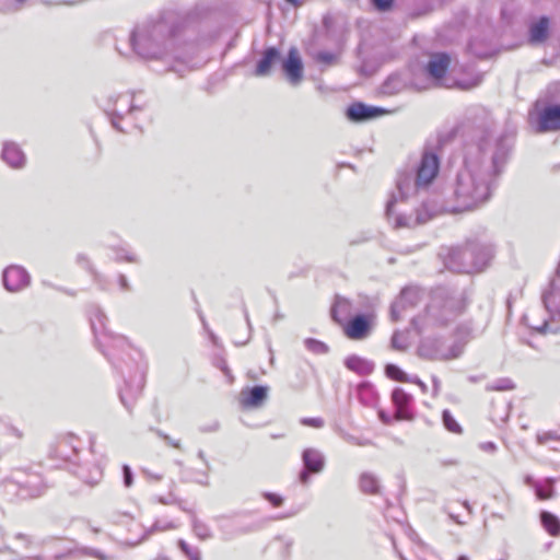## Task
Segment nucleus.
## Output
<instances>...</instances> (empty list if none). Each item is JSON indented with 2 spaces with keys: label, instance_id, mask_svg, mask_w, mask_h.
Wrapping results in <instances>:
<instances>
[{
  "label": "nucleus",
  "instance_id": "nucleus-1",
  "mask_svg": "<svg viewBox=\"0 0 560 560\" xmlns=\"http://www.w3.org/2000/svg\"><path fill=\"white\" fill-rule=\"evenodd\" d=\"M462 130L467 140L463 166L453 186L456 212L474 210L491 198L514 145V135L498 131L493 117L483 107L469 112Z\"/></svg>",
  "mask_w": 560,
  "mask_h": 560
},
{
  "label": "nucleus",
  "instance_id": "nucleus-2",
  "mask_svg": "<svg viewBox=\"0 0 560 560\" xmlns=\"http://www.w3.org/2000/svg\"><path fill=\"white\" fill-rule=\"evenodd\" d=\"M188 32L187 23L170 13L135 26L129 35V46L140 58L172 62L170 70L183 77L198 63V47L186 39Z\"/></svg>",
  "mask_w": 560,
  "mask_h": 560
},
{
  "label": "nucleus",
  "instance_id": "nucleus-3",
  "mask_svg": "<svg viewBox=\"0 0 560 560\" xmlns=\"http://www.w3.org/2000/svg\"><path fill=\"white\" fill-rule=\"evenodd\" d=\"M465 307L466 300L463 291L438 287L431 292L424 315L412 318L411 324L419 334L430 326H445L455 320Z\"/></svg>",
  "mask_w": 560,
  "mask_h": 560
},
{
  "label": "nucleus",
  "instance_id": "nucleus-4",
  "mask_svg": "<svg viewBox=\"0 0 560 560\" xmlns=\"http://www.w3.org/2000/svg\"><path fill=\"white\" fill-rule=\"evenodd\" d=\"M89 315L97 347L108 361L118 368L121 354L126 352L129 355L131 347L128 340L124 336L114 335L107 329V316L100 306L92 305Z\"/></svg>",
  "mask_w": 560,
  "mask_h": 560
},
{
  "label": "nucleus",
  "instance_id": "nucleus-5",
  "mask_svg": "<svg viewBox=\"0 0 560 560\" xmlns=\"http://www.w3.org/2000/svg\"><path fill=\"white\" fill-rule=\"evenodd\" d=\"M440 159L436 153L425 150L417 166L416 175L400 174L397 179V190L400 199H407L411 195L425 189L438 176Z\"/></svg>",
  "mask_w": 560,
  "mask_h": 560
},
{
  "label": "nucleus",
  "instance_id": "nucleus-6",
  "mask_svg": "<svg viewBox=\"0 0 560 560\" xmlns=\"http://www.w3.org/2000/svg\"><path fill=\"white\" fill-rule=\"evenodd\" d=\"M143 107V104L136 102L135 93L126 92L109 96L105 112L110 119L112 126L120 132H126L127 130L120 124L121 120L128 119L130 121L129 125H135L137 114L141 113Z\"/></svg>",
  "mask_w": 560,
  "mask_h": 560
},
{
  "label": "nucleus",
  "instance_id": "nucleus-7",
  "mask_svg": "<svg viewBox=\"0 0 560 560\" xmlns=\"http://www.w3.org/2000/svg\"><path fill=\"white\" fill-rule=\"evenodd\" d=\"M464 348L465 342L459 339L448 341L441 338H425L418 347V354L430 361H448L459 358Z\"/></svg>",
  "mask_w": 560,
  "mask_h": 560
},
{
  "label": "nucleus",
  "instance_id": "nucleus-8",
  "mask_svg": "<svg viewBox=\"0 0 560 560\" xmlns=\"http://www.w3.org/2000/svg\"><path fill=\"white\" fill-rule=\"evenodd\" d=\"M303 468L299 472V481L307 486L312 475L320 474L326 464L325 455L317 448L307 447L302 452Z\"/></svg>",
  "mask_w": 560,
  "mask_h": 560
},
{
  "label": "nucleus",
  "instance_id": "nucleus-9",
  "mask_svg": "<svg viewBox=\"0 0 560 560\" xmlns=\"http://www.w3.org/2000/svg\"><path fill=\"white\" fill-rule=\"evenodd\" d=\"M397 202V197L394 195L390 200L386 203V215L388 220L394 221L395 228H411L417 224H422L429 221L432 217L431 213H429L425 210V205H423V209L417 210V214L413 218L412 215H407L402 213H396L395 211V205Z\"/></svg>",
  "mask_w": 560,
  "mask_h": 560
},
{
  "label": "nucleus",
  "instance_id": "nucleus-10",
  "mask_svg": "<svg viewBox=\"0 0 560 560\" xmlns=\"http://www.w3.org/2000/svg\"><path fill=\"white\" fill-rule=\"evenodd\" d=\"M474 250L469 248V243L465 246L451 248L445 257V266L455 272H472Z\"/></svg>",
  "mask_w": 560,
  "mask_h": 560
},
{
  "label": "nucleus",
  "instance_id": "nucleus-11",
  "mask_svg": "<svg viewBox=\"0 0 560 560\" xmlns=\"http://www.w3.org/2000/svg\"><path fill=\"white\" fill-rule=\"evenodd\" d=\"M421 300V289L418 287H406L401 290L400 295L393 302L390 306L392 320L398 322L402 318V313L413 307Z\"/></svg>",
  "mask_w": 560,
  "mask_h": 560
},
{
  "label": "nucleus",
  "instance_id": "nucleus-12",
  "mask_svg": "<svg viewBox=\"0 0 560 560\" xmlns=\"http://www.w3.org/2000/svg\"><path fill=\"white\" fill-rule=\"evenodd\" d=\"M144 386V375L137 372L125 381L124 386L119 390V398L125 408L131 412L138 398L141 396Z\"/></svg>",
  "mask_w": 560,
  "mask_h": 560
},
{
  "label": "nucleus",
  "instance_id": "nucleus-13",
  "mask_svg": "<svg viewBox=\"0 0 560 560\" xmlns=\"http://www.w3.org/2000/svg\"><path fill=\"white\" fill-rule=\"evenodd\" d=\"M541 300L551 317H560V261L555 276L542 292Z\"/></svg>",
  "mask_w": 560,
  "mask_h": 560
},
{
  "label": "nucleus",
  "instance_id": "nucleus-14",
  "mask_svg": "<svg viewBox=\"0 0 560 560\" xmlns=\"http://www.w3.org/2000/svg\"><path fill=\"white\" fill-rule=\"evenodd\" d=\"M3 284L10 292H18L30 284L28 272L20 266H10L3 271Z\"/></svg>",
  "mask_w": 560,
  "mask_h": 560
},
{
  "label": "nucleus",
  "instance_id": "nucleus-15",
  "mask_svg": "<svg viewBox=\"0 0 560 560\" xmlns=\"http://www.w3.org/2000/svg\"><path fill=\"white\" fill-rule=\"evenodd\" d=\"M282 70L291 85L300 84L303 79V65L295 48L289 50L288 57L282 61Z\"/></svg>",
  "mask_w": 560,
  "mask_h": 560
},
{
  "label": "nucleus",
  "instance_id": "nucleus-16",
  "mask_svg": "<svg viewBox=\"0 0 560 560\" xmlns=\"http://www.w3.org/2000/svg\"><path fill=\"white\" fill-rule=\"evenodd\" d=\"M342 330L349 339L362 340L370 335L371 323L366 315H355L342 326Z\"/></svg>",
  "mask_w": 560,
  "mask_h": 560
},
{
  "label": "nucleus",
  "instance_id": "nucleus-17",
  "mask_svg": "<svg viewBox=\"0 0 560 560\" xmlns=\"http://www.w3.org/2000/svg\"><path fill=\"white\" fill-rule=\"evenodd\" d=\"M385 113V109L377 106H369L364 103L357 102L351 104L346 112V116L350 121L363 122L376 118Z\"/></svg>",
  "mask_w": 560,
  "mask_h": 560
},
{
  "label": "nucleus",
  "instance_id": "nucleus-18",
  "mask_svg": "<svg viewBox=\"0 0 560 560\" xmlns=\"http://www.w3.org/2000/svg\"><path fill=\"white\" fill-rule=\"evenodd\" d=\"M268 392L269 387L265 385L245 388L240 394V402L244 408H259L267 400Z\"/></svg>",
  "mask_w": 560,
  "mask_h": 560
},
{
  "label": "nucleus",
  "instance_id": "nucleus-19",
  "mask_svg": "<svg viewBox=\"0 0 560 560\" xmlns=\"http://www.w3.org/2000/svg\"><path fill=\"white\" fill-rule=\"evenodd\" d=\"M539 132L555 131L560 129V105L546 106L538 116Z\"/></svg>",
  "mask_w": 560,
  "mask_h": 560
},
{
  "label": "nucleus",
  "instance_id": "nucleus-20",
  "mask_svg": "<svg viewBox=\"0 0 560 560\" xmlns=\"http://www.w3.org/2000/svg\"><path fill=\"white\" fill-rule=\"evenodd\" d=\"M74 467L75 468L72 470L73 474L89 486L97 485L103 478V469L95 462L74 464Z\"/></svg>",
  "mask_w": 560,
  "mask_h": 560
},
{
  "label": "nucleus",
  "instance_id": "nucleus-21",
  "mask_svg": "<svg viewBox=\"0 0 560 560\" xmlns=\"http://www.w3.org/2000/svg\"><path fill=\"white\" fill-rule=\"evenodd\" d=\"M2 161L12 168H23L26 164V156L22 149L12 141H5L1 152Z\"/></svg>",
  "mask_w": 560,
  "mask_h": 560
},
{
  "label": "nucleus",
  "instance_id": "nucleus-22",
  "mask_svg": "<svg viewBox=\"0 0 560 560\" xmlns=\"http://www.w3.org/2000/svg\"><path fill=\"white\" fill-rule=\"evenodd\" d=\"M450 63L451 57L446 52L432 54L427 65V72L431 78L441 80L444 78Z\"/></svg>",
  "mask_w": 560,
  "mask_h": 560
},
{
  "label": "nucleus",
  "instance_id": "nucleus-23",
  "mask_svg": "<svg viewBox=\"0 0 560 560\" xmlns=\"http://www.w3.org/2000/svg\"><path fill=\"white\" fill-rule=\"evenodd\" d=\"M281 60V54L276 47L265 49L262 57L257 62L254 74L256 77H268L271 73L272 66Z\"/></svg>",
  "mask_w": 560,
  "mask_h": 560
},
{
  "label": "nucleus",
  "instance_id": "nucleus-24",
  "mask_svg": "<svg viewBox=\"0 0 560 560\" xmlns=\"http://www.w3.org/2000/svg\"><path fill=\"white\" fill-rule=\"evenodd\" d=\"M392 400L396 407L395 417L399 420L410 419L411 412L409 406L412 401V396L406 393L402 388H395L392 393Z\"/></svg>",
  "mask_w": 560,
  "mask_h": 560
},
{
  "label": "nucleus",
  "instance_id": "nucleus-25",
  "mask_svg": "<svg viewBox=\"0 0 560 560\" xmlns=\"http://www.w3.org/2000/svg\"><path fill=\"white\" fill-rule=\"evenodd\" d=\"M218 521L220 522V529L223 533L224 539H231L235 535L246 534L257 528L255 525L244 526L238 520H233L226 516H221Z\"/></svg>",
  "mask_w": 560,
  "mask_h": 560
},
{
  "label": "nucleus",
  "instance_id": "nucleus-26",
  "mask_svg": "<svg viewBox=\"0 0 560 560\" xmlns=\"http://www.w3.org/2000/svg\"><path fill=\"white\" fill-rule=\"evenodd\" d=\"M352 310L353 307L350 300L336 295L330 310V315L337 324L343 326L351 318Z\"/></svg>",
  "mask_w": 560,
  "mask_h": 560
},
{
  "label": "nucleus",
  "instance_id": "nucleus-27",
  "mask_svg": "<svg viewBox=\"0 0 560 560\" xmlns=\"http://www.w3.org/2000/svg\"><path fill=\"white\" fill-rule=\"evenodd\" d=\"M20 485L19 495L22 499L39 497L45 489L43 479L39 475H30L24 481H18Z\"/></svg>",
  "mask_w": 560,
  "mask_h": 560
},
{
  "label": "nucleus",
  "instance_id": "nucleus-28",
  "mask_svg": "<svg viewBox=\"0 0 560 560\" xmlns=\"http://www.w3.org/2000/svg\"><path fill=\"white\" fill-rule=\"evenodd\" d=\"M469 248L475 252L471 257V260L474 262L472 271L482 270L492 258V247L490 245L471 242L469 243Z\"/></svg>",
  "mask_w": 560,
  "mask_h": 560
},
{
  "label": "nucleus",
  "instance_id": "nucleus-29",
  "mask_svg": "<svg viewBox=\"0 0 560 560\" xmlns=\"http://www.w3.org/2000/svg\"><path fill=\"white\" fill-rule=\"evenodd\" d=\"M74 440L72 435L61 439L55 448L56 458L72 462L73 457H78V448L74 445Z\"/></svg>",
  "mask_w": 560,
  "mask_h": 560
},
{
  "label": "nucleus",
  "instance_id": "nucleus-30",
  "mask_svg": "<svg viewBox=\"0 0 560 560\" xmlns=\"http://www.w3.org/2000/svg\"><path fill=\"white\" fill-rule=\"evenodd\" d=\"M549 19L541 16L536 23L529 27V42L532 44H540L548 37Z\"/></svg>",
  "mask_w": 560,
  "mask_h": 560
},
{
  "label": "nucleus",
  "instance_id": "nucleus-31",
  "mask_svg": "<svg viewBox=\"0 0 560 560\" xmlns=\"http://www.w3.org/2000/svg\"><path fill=\"white\" fill-rule=\"evenodd\" d=\"M345 365L350 371H353L360 375H369L374 369V364L372 362L355 354L349 355L345 360Z\"/></svg>",
  "mask_w": 560,
  "mask_h": 560
},
{
  "label": "nucleus",
  "instance_id": "nucleus-32",
  "mask_svg": "<svg viewBox=\"0 0 560 560\" xmlns=\"http://www.w3.org/2000/svg\"><path fill=\"white\" fill-rule=\"evenodd\" d=\"M177 527H178V525L173 521L158 520L153 523V525L151 527L143 530V534L140 539L132 541L130 544L132 546H137L138 544L148 539L151 535H153L155 533L172 530V529H176Z\"/></svg>",
  "mask_w": 560,
  "mask_h": 560
},
{
  "label": "nucleus",
  "instance_id": "nucleus-33",
  "mask_svg": "<svg viewBox=\"0 0 560 560\" xmlns=\"http://www.w3.org/2000/svg\"><path fill=\"white\" fill-rule=\"evenodd\" d=\"M359 486L362 492L368 494L380 493V482L376 476L371 472H363L359 479Z\"/></svg>",
  "mask_w": 560,
  "mask_h": 560
},
{
  "label": "nucleus",
  "instance_id": "nucleus-34",
  "mask_svg": "<svg viewBox=\"0 0 560 560\" xmlns=\"http://www.w3.org/2000/svg\"><path fill=\"white\" fill-rule=\"evenodd\" d=\"M357 395L359 400L365 406H372L376 401V392L368 382H363L358 385Z\"/></svg>",
  "mask_w": 560,
  "mask_h": 560
},
{
  "label": "nucleus",
  "instance_id": "nucleus-35",
  "mask_svg": "<svg viewBox=\"0 0 560 560\" xmlns=\"http://www.w3.org/2000/svg\"><path fill=\"white\" fill-rule=\"evenodd\" d=\"M540 522L544 528L551 535H560V520L552 513L542 511L540 513Z\"/></svg>",
  "mask_w": 560,
  "mask_h": 560
},
{
  "label": "nucleus",
  "instance_id": "nucleus-36",
  "mask_svg": "<svg viewBox=\"0 0 560 560\" xmlns=\"http://www.w3.org/2000/svg\"><path fill=\"white\" fill-rule=\"evenodd\" d=\"M536 441L540 445H549L551 450L558 451L556 444H560V435L555 431L541 432L537 434Z\"/></svg>",
  "mask_w": 560,
  "mask_h": 560
},
{
  "label": "nucleus",
  "instance_id": "nucleus-37",
  "mask_svg": "<svg viewBox=\"0 0 560 560\" xmlns=\"http://www.w3.org/2000/svg\"><path fill=\"white\" fill-rule=\"evenodd\" d=\"M191 526L194 534L201 540L212 537L211 530L207 524L198 520L195 515L191 518Z\"/></svg>",
  "mask_w": 560,
  "mask_h": 560
},
{
  "label": "nucleus",
  "instance_id": "nucleus-38",
  "mask_svg": "<svg viewBox=\"0 0 560 560\" xmlns=\"http://www.w3.org/2000/svg\"><path fill=\"white\" fill-rule=\"evenodd\" d=\"M177 545L188 560H201V552L199 548L188 545L184 539H179Z\"/></svg>",
  "mask_w": 560,
  "mask_h": 560
},
{
  "label": "nucleus",
  "instance_id": "nucleus-39",
  "mask_svg": "<svg viewBox=\"0 0 560 560\" xmlns=\"http://www.w3.org/2000/svg\"><path fill=\"white\" fill-rule=\"evenodd\" d=\"M313 58L316 62L329 67L337 62L338 56L331 51L320 50L314 54Z\"/></svg>",
  "mask_w": 560,
  "mask_h": 560
},
{
  "label": "nucleus",
  "instance_id": "nucleus-40",
  "mask_svg": "<svg viewBox=\"0 0 560 560\" xmlns=\"http://www.w3.org/2000/svg\"><path fill=\"white\" fill-rule=\"evenodd\" d=\"M442 420L443 424L452 433L460 434L462 433V427L459 423L455 420L453 415L448 410H444L442 413Z\"/></svg>",
  "mask_w": 560,
  "mask_h": 560
},
{
  "label": "nucleus",
  "instance_id": "nucleus-41",
  "mask_svg": "<svg viewBox=\"0 0 560 560\" xmlns=\"http://www.w3.org/2000/svg\"><path fill=\"white\" fill-rule=\"evenodd\" d=\"M283 559H288L291 553L293 540L291 538L278 537L273 542Z\"/></svg>",
  "mask_w": 560,
  "mask_h": 560
},
{
  "label": "nucleus",
  "instance_id": "nucleus-42",
  "mask_svg": "<svg viewBox=\"0 0 560 560\" xmlns=\"http://www.w3.org/2000/svg\"><path fill=\"white\" fill-rule=\"evenodd\" d=\"M307 350L316 354H324L328 352V346L320 340L307 338L304 341Z\"/></svg>",
  "mask_w": 560,
  "mask_h": 560
},
{
  "label": "nucleus",
  "instance_id": "nucleus-43",
  "mask_svg": "<svg viewBox=\"0 0 560 560\" xmlns=\"http://www.w3.org/2000/svg\"><path fill=\"white\" fill-rule=\"evenodd\" d=\"M386 375L398 382H409L407 374L395 364H387L385 368Z\"/></svg>",
  "mask_w": 560,
  "mask_h": 560
},
{
  "label": "nucleus",
  "instance_id": "nucleus-44",
  "mask_svg": "<svg viewBox=\"0 0 560 560\" xmlns=\"http://www.w3.org/2000/svg\"><path fill=\"white\" fill-rule=\"evenodd\" d=\"M392 348L398 351H404L408 348L407 336L405 332L396 330L390 340Z\"/></svg>",
  "mask_w": 560,
  "mask_h": 560
},
{
  "label": "nucleus",
  "instance_id": "nucleus-45",
  "mask_svg": "<svg viewBox=\"0 0 560 560\" xmlns=\"http://www.w3.org/2000/svg\"><path fill=\"white\" fill-rule=\"evenodd\" d=\"M555 479L552 478H546L545 480L540 481V490L542 492V495L546 497L538 498L539 500H547L555 497Z\"/></svg>",
  "mask_w": 560,
  "mask_h": 560
},
{
  "label": "nucleus",
  "instance_id": "nucleus-46",
  "mask_svg": "<svg viewBox=\"0 0 560 560\" xmlns=\"http://www.w3.org/2000/svg\"><path fill=\"white\" fill-rule=\"evenodd\" d=\"M78 264L84 266L93 276V279L96 283H101L102 276L93 268L89 258L84 254H79L77 256Z\"/></svg>",
  "mask_w": 560,
  "mask_h": 560
},
{
  "label": "nucleus",
  "instance_id": "nucleus-47",
  "mask_svg": "<svg viewBox=\"0 0 560 560\" xmlns=\"http://www.w3.org/2000/svg\"><path fill=\"white\" fill-rule=\"evenodd\" d=\"M115 253H116V260L117 261H127V262H137L138 261V258L137 256L130 252L128 248H125V247H119V248H114Z\"/></svg>",
  "mask_w": 560,
  "mask_h": 560
},
{
  "label": "nucleus",
  "instance_id": "nucleus-48",
  "mask_svg": "<svg viewBox=\"0 0 560 560\" xmlns=\"http://www.w3.org/2000/svg\"><path fill=\"white\" fill-rule=\"evenodd\" d=\"M124 486L130 488L133 485V472L129 465L125 464L121 467Z\"/></svg>",
  "mask_w": 560,
  "mask_h": 560
},
{
  "label": "nucleus",
  "instance_id": "nucleus-49",
  "mask_svg": "<svg viewBox=\"0 0 560 560\" xmlns=\"http://www.w3.org/2000/svg\"><path fill=\"white\" fill-rule=\"evenodd\" d=\"M262 497L276 508L282 505L283 503V498L280 494L273 492H264Z\"/></svg>",
  "mask_w": 560,
  "mask_h": 560
},
{
  "label": "nucleus",
  "instance_id": "nucleus-50",
  "mask_svg": "<svg viewBox=\"0 0 560 560\" xmlns=\"http://www.w3.org/2000/svg\"><path fill=\"white\" fill-rule=\"evenodd\" d=\"M525 483L534 489L537 498H542V492L540 490V481L535 480L532 476H526ZM544 497L546 495L544 494Z\"/></svg>",
  "mask_w": 560,
  "mask_h": 560
},
{
  "label": "nucleus",
  "instance_id": "nucleus-51",
  "mask_svg": "<svg viewBox=\"0 0 560 560\" xmlns=\"http://www.w3.org/2000/svg\"><path fill=\"white\" fill-rule=\"evenodd\" d=\"M492 388L495 390H510L514 388V384L509 378H502L497 381Z\"/></svg>",
  "mask_w": 560,
  "mask_h": 560
},
{
  "label": "nucleus",
  "instance_id": "nucleus-52",
  "mask_svg": "<svg viewBox=\"0 0 560 560\" xmlns=\"http://www.w3.org/2000/svg\"><path fill=\"white\" fill-rule=\"evenodd\" d=\"M155 433H156L158 436H160L170 446H173L175 448L180 450L182 446H180V442L179 441H175L168 434L162 432L161 430H155Z\"/></svg>",
  "mask_w": 560,
  "mask_h": 560
},
{
  "label": "nucleus",
  "instance_id": "nucleus-53",
  "mask_svg": "<svg viewBox=\"0 0 560 560\" xmlns=\"http://www.w3.org/2000/svg\"><path fill=\"white\" fill-rule=\"evenodd\" d=\"M81 552L85 556L94 557L98 560H107V557L103 552L94 548L84 547L81 549Z\"/></svg>",
  "mask_w": 560,
  "mask_h": 560
},
{
  "label": "nucleus",
  "instance_id": "nucleus-54",
  "mask_svg": "<svg viewBox=\"0 0 560 560\" xmlns=\"http://www.w3.org/2000/svg\"><path fill=\"white\" fill-rule=\"evenodd\" d=\"M378 11H387L392 8L394 0H371Z\"/></svg>",
  "mask_w": 560,
  "mask_h": 560
},
{
  "label": "nucleus",
  "instance_id": "nucleus-55",
  "mask_svg": "<svg viewBox=\"0 0 560 560\" xmlns=\"http://www.w3.org/2000/svg\"><path fill=\"white\" fill-rule=\"evenodd\" d=\"M301 422L304 425L313 428H322L324 425V420L322 418H304Z\"/></svg>",
  "mask_w": 560,
  "mask_h": 560
},
{
  "label": "nucleus",
  "instance_id": "nucleus-56",
  "mask_svg": "<svg viewBox=\"0 0 560 560\" xmlns=\"http://www.w3.org/2000/svg\"><path fill=\"white\" fill-rule=\"evenodd\" d=\"M142 472L149 480L160 481L163 478L162 474H155L150 471L149 469H143Z\"/></svg>",
  "mask_w": 560,
  "mask_h": 560
},
{
  "label": "nucleus",
  "instance_id": "nucleus-57",
  "mask_svg": "<svg viewBox=\"0 0 560 560\" xmlns=\"http://www.w3.org/2000/svg\"><path fill=\"white\" fill-rule=\"evenodd\" d=\"M480 448L483 452L493 453L497 450V445L493 442H483L480 444Z\"/></svg>",
  "mask_w": 560,
  "mask_h": 560
},
{
  "label": "nucleus",
  "instance_id": "nucleus-58",
  "mask_svg": "<svg viewBox=\"0 0 560 560\" xmlns=\"http://www.w3.org/2000/svg\"><path fill=\"white\" fill-rule=\"evenodd\" d=\"M159 502L162 504H175V503H178V500L175 497H173L172 494H170L167 498L160 497Z\"/></svg>",
  "mask_w": 560,
  "mask_h": 560
},
{
  "label": "nucleus",
  "instance_id": "nucleus-59",
  "mask_svg": "<svg viewBox=\"0 0 560 560\" xmlns=\"http://www.w3.org/2000/svg\"><path fill=\"white\" fill-rule=\"evenodd\" d=\"M118 283L121 290H129V283L125 275H119L118 277Z\"/></svg>",
  "mask_w": 560,
  "mask_h": 560
},
{
  "label": "nucleus",
  "instance_id": "nucleus-60",
  "mask_svg": "<svg viewBox=\"0 0 560 560\" xmlns=\"http://www.w3.org/2000/svg\"><path fill=\"white\" fill-rule=\"evenodd\" d=\"M198 457L205 463V466H206V470L202 472V476L205 479H207V470L210 468L209 467V463L208 460L206 459V455L203 453V451H199L198 452Z\"/></svg>",
  "mask_w": 560,
  "mask_h": 560
},
{
  "label": "nucleus",
  "instance_id": "nucleus-61",
  "mask_svg": "<svg viewBox=\"0 0 560 560\" xmlns=\"http://www.w3.org/2000/svg\"><path fill=\"white\" fill-rule=\"evenodd\" d=\"M215 365L221 370L223 371L225 374L229 373V369H228V365H226V362L224 361V359H219L218 362L215 363Z\"/></svg>",
  "mask_w": 560,
  "mask_h": 560
},
{
  "label": "nucleus",
  "instance_id": "nucleus-62",
  "mask_svg": "<svg viewBox=\"0 0 560 560\" xmlns=\"http://www.w3.org/2000/svg\"><path fill=\"white\" fill-rule=\"evenodd\" d=\"M409 381L416 383L417 386H420V388L422 389L423 393L427 390V385L422 381H420L417 376H415L413 378H409Z\"/></svg>",
  "mask_w": 560,
  "mask_h": 560
},
{
  "label": "nucleus",
  "instance_id": "nucleus-63",
  "mask_svg": "<svg viewBox=\"0 0 560 560\" xmlns=\"http://www.w3.org/2000/svg\"><path fill=\"white\" fill-rule=\"evenodd\" d=\"M15 538L24 540L26 546L31 544V539L22 533L16 534Z\"/></svg>",
  "mask_w": 560,
  "mask_h": 560
},
{
  "label": "nucleus",
  "instance_id": "nucleus-64",
  "mask_svg": "<svg viewBox=\"0 0 560 560\" xmlns=\"http://www.w3.org/2000/svg\"><path fill=\"white\" fill-rule=\"evenodd\" d=\"M432 382H433V390L436 394L440 389V380L436 376H433Z\"/></svg>",
  "mask_w": 560,
  "mask_h": 560
}]
</instances>
